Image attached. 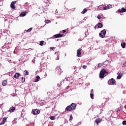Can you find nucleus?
<instances>
[{
	"instance_id": "bb28decb",
	"label": "nucleus",
	"mask_w": 126,
	"mask_h": 126,
	"mask_svg": "<svg viewBox=\"0 0 126 126\" xmlns=\"http://www.w3.org/2000/svg\"><path fill=\"white\" fill-rule=\"evenodd\" d=\"M31 30H32V28H31L27 30V32H31Z\"/></svg>"
},
{
	"instance_id": "f03ea898",
	"label": "nucleus",
	"mask_w": 126,
	"mask_h": 126,
	"mask_svg": "<svg viewBox=\"0 0 126 126\" xmlns=\"http://www.w3.org/2000/svg\"><path fill=\"white\" fill-rule=\"evenodd\" d=\"M108 74V72H107V71H106L105 69H103L100 71L99 73V78H104V76H107Z\"/></svg>"
},
{
	"instance_id": "473e14b6",
	"label": "nucleus",
	"mask_w": 126,
	"mask_h": 126,
	"mask_svg": "<svg viewBox=\"0 0 126 126\" xmlns=\"http://www.w3.org/2000/svg\"><path fill=\"white\" fill-rule=\"evenodd\" d=\"M73 119V117H72V115H70L69 121H72Z\"/></svg>"
},
{
	"instance_id": "2f4dec72",
	"label": "nucleus",
	"mask_w": 126,
	"mask_h": 126,
	"mask_svg": "<svg viewBox=\"0 0 126 126\" xmlns=\"http://www.w3.org/2000/svg\"><path fill=\"white\" fill-rule=\"evenodd\" d=\"M122 78V76L119 75L118 76H117V79H121Z\"/></svg>"
},
{
	"instance_id": "b1692460",
	"label": "nucleus",
	"mask_w": 126,
	"mask_h": 126,
	"mask_svg": "<svg viewBox=\"0 0 126 126\" xmlns=\"http://www.w3.org/2000/svg\"><path fill=\"white\" fill-rule=\"evenodd\" d=\"M112 7H113V6L111 4H109L107 5V8H108V9H110V8H112Z\"/></svg>"
},
{
	"instance_id": "6e6552de",
	"label": "nucleus",
	"mask_w": 126,
	"mask_h": 126,
	"mask_svg": "<svg viewBox=\"0 0 126 126\" xmlns=\"http://www.w3.org/2000/svg\"><path fill=\"white\" fill-rule=\"evenodd\" d=\"M81 48H79L77 51V57H80L81 55Z\"/></svg>"
},
{
	"instance_id": "f257e3e1",
	"label": "nucleus",
	"mask_w": 126,
	"mask_h": 126,
	"mask_svg": "<svg viewBox=\"0 0 126 126\" xmlns=\"http://www.w3.org/2000/svg\"><path fill=\"white\" fill-rule=\"evenodd\" d=\"M76 106L77 105L75 103H73L66 107L65 111H73V110H75Z\"/></svg>"
},
{
	"instance_id": "f8f14e48",
	"label": "nucleus",
	"mask_w": 126,
	"mask_h": 126,
	"mask_svg": "<svg viewBox=\"0 0 126 126\" xmlns=\"http://www.w3.org/2000/svg\"><path fill=\"white\" fill-rule=\"evenodd\" d=\"M40 76H39V75H37L36 76V78H35L34 82H38V81H39V80H40Z\"/></svg>"
},
{
	"instance_id": "c85d7f7f",
	"label": "nucleus",
	"mask_w": 126,
	"mask_h": 126,
	"mask_svg": "<svg viewBox=\"0 0 126 126\" xmlns=\"http://www.w3.org/2000/svg\"><path fill=\"white\" fill-rule=\"evenodd\" d=\"M50 119H51L52 121H54V120H55V117H54V116H51V117H50Z\"/></svg>"
},
{
	"instance_id": "ddd939ff",
	"label": "nucleus",
	"mask_w": 126,
	"mask_h": 126,
	"mask_svg": "<svg viewBox=\"0 0 126 126\" xmlns=\"http://www.w3.org/2000/svg\"><path fill=\"white\" fill-rule=\"evenodd\" d=\"M26 15V12H22L20 14V16L21 17H23V16H25Z\"/></svg>"
},
{
	"instance_id": "6ab92c4d",
	"label": "nucleus",
	"mask_w": 126,
	"mask_h": 126,
	"mask_svg": "<svg viewBox=\"0 0 126 126\" xmlns=\"http://www.w3.org/2000/svg\"><path fill=\"white\" fill-rule=\"evenodd\" d=\"M86 12H87V9L85 8V9H83V10L81 12V13H82L83 14H85V13H86Z\"/></svg>"
},
{
	"instance_id": "393cba45",
	"label": "nucleus",
	"mask_w": 126,
	"mask_h": 126,
	"mask_svg": "<svg viewBox=\"0 0 126 126\" xmlns=\"http://www.w3.org/2000/svg\"><path fill=\"white\" fill-rule=\"evenodd\" d=\"M103 10H106V9H109L108 8V6H105L103 7Z\"/></svg>"
},
{
	"instance_id": "9b49d317",
	"label": "nucleus",
	"mask_w": 126,
	"mask_h": 126,
	"mask_svg": "<svg viewBox=\"0 0 126 126\" xmlns=\"http://www.w3.org/2000/svg\"><path fill=\"white\" fill-rule=\"evenodd\" d=\"M20 76V73H16L13 76L14 78H18Z\"/></svg>"
},
{
	"instance_id": "7ed1b4c3",
	"label": "nucleus",
	"mask_w": 126,
	"mask_h": 126,
	"mask_svg": "<svg viewBox=\"0 0 126 126\" xmlns=\"http://www.w3.org/2000/svg\"><path fill=\"white\" fill-rule=\"evenodd\" d=\"M107 32H106V30H102L101 32L99 34V37L101 38H105V35L106 34Z\"/></svg>"
},
{
	"instance_id": "58836bf2",
	"label": "nucleus",
	"mask_w": 126,
	"mask_h": 126,
	"mask_svg": "<svg viewBox=\"0 0 126 126\" xmlns=\"http://www.w3.org/2000/svg\"><path fill=\"white\" fill-rule=\"evenodd\" d=\"M61 37H64V34H61Z\"/></svg>"
},
{
	"instance_id": "20e7f679",
	"label": "nucleus",
	"mask_w": 126,
	"mask_h": 126,
	"mask_svg": "<svg viewBox=\"0 0 126 126\" xmlns=\"http://www.w3.org/2000/svg\"><path fill=\"white\" fill-rule=\"evenodd\" d=\"M108 84L110 85H116V80L113 78L108 81Z\"/></svg>"
},
{
	"instance_id": "dca6fc26",
	"label": "nucleus",
	"mask_w": 126,
	"mask_h": 126,
	"mask_svg": "<svg viewBox=\"0 0 126 126\" xmlns=\"http://www.w3.org/2000/svg\"><path fill=\"white\" fill-rule=\"evenodd\" d=\"M55 38H61V33H58L57 34H55L54 35Z\"/></svg>"
},
{
	"instance_id": "cd10ccee",
	"label": "nucleus",
	"mask_w": 126,
	"mask_h": 126,
	"mask_svg": "<svg viewBox=\"0 0 126 126\" xmlns=\"http://www.w3.org/2000/svg\"><path fill=\"white\" fill-rule=\"evenodd\" d=\"M83 68H84V69H86L87 68V65H83Z\"/></svg>"
},
{
	"instance_id": "4468645a",
	"label": "nucleus",
	"mask_w": 126,
	"mask_h": 126,
	"mask_svg": "<svg viewBox=\"0 0 126 126\" xmlns=\"http://www.w3.org/2000/svg\"><path fill=\"white\" fill-rule=\"evenodd\" d=\"M7 84V81L4 80L2 83V85H3V86H5V85H6Z\"/></svg>"
},
{
	"instance_id": "a878e982",
	"label": "nucleus",
	"mask_w": 126,
	"mask_h": 126,
	"mask_svg": "<svg viewBox=\"0 0 126 126\" xmlns=\"http://www.w3.org/2000/svg\"><path fill=\"white\" fill-rule=\"evenodd\" d=\"M119 75H120L121 77L124 76V74L122 72H119L118 73Z\"/></svg>"
},
{
	"instance_id": "4c0bfd02",
	"label": "nucleus",
	"mask_w": 126,
	"mask_h": 126,
	"mask_svg": "<svg viewBox=\"0 0 126 126\" xmlns=\"http://www.w3.org/2000/svg\"><path fill=\"white\" fill-rule=\"evenodd\" d=\"M97 18L98 19H101V16L98 15V16H97Z\"/></svg>"
},
{
	"instance_id": "7c9ffc66",
	"label": "nucleus",
	"mask_w": 126,
	"mask_h": 126,
	"mask_svg": "<svg viewBox=\"0 0 126 126\" xmlns=\"http://www.w3.org/2000/svg\"><path fill=\"white\" fill-rule=\"evenodd\" d=\"M56 69H58L59 71H62V69H61V67H57Z\"/></svg>"
},
{
	"instance_id": "ea45409f",
	"label": "nucleus",
	"mask_w": 126,
	"mask_h": 126,
	"mask_svg": "<svg viewBox=\"0 0 126 126\" xmlns=\"http://www.w3.org/2000/svg\"><path fill=\"white\" fill-rule=\"evenodd\" d=\"M123 65H124V66H126V62L124 63Z\"/></svg>"
},
{
	"instance_id": "1a4fd4ad",
	"label": "nucleus",
	"mask_w": 126,
	"mask_h": 126,
	"mask_svg": "<svg viewBox=\"0 0 126 126\" xmlns=\"http://www.w3.org/2000/svg\"><path fill=\"white\" fill-rule=\"evenodd\" d=\"M15 111V107H11L9 108L8 112V113H13Z\"/></svg>"
},
{
	"instance_id": "79ce46f5",
	"label": "nucleus",
	"mask_w": 126,
	"mask_h": 126,
	"mask_svg": "<svg viewBox=\"0 0 126 126\" xmlns=\"http://www.w3.org/2000/svg\"><path fill=\"white\" fill-rule=\"evenodd\" d=\"M60 57H59V56H57V58H56V60H59Z\"/></svg>"
},
{
	"instance_id": "c756f323",
	"label": "nucleus",
	"mask_w": 126,
	"mask_h": 126,
	"mask_svg": "<svg viewBox=\"0 0 126 126\" xmlns=\"http://www.w3.org/2000/svg\"><path fill=\"white\" fill-rule=\"evenodd\" d=\"M45 22L46 23H51V21H50V20H45Z\"/></svg>"
},
{
	"instance_id": "a19ab883",
	"label": "nucleus",
	"mask_w": 126,
	"mask_h": 126,
	"mask_svg": "<svg viewBox=\"0 0 126 126\" xmlns=\"http://www.w3.org/2000/svg\"><path fill=\"white\" fill-rule=\"evenodd\" d=\"M65 32H66V30H63V33H65Z\"/></svg>"
},
{
	"instance_id": "f704fd0d",
	"label": "nucleus",
	"mask_w": 126,
	"mask_h": 126,
	"mask_svg": "<svg viewBox=\"0 0 126 126\" xmlns=\"http://www.w3.org/2000/svg\"><path fill=\"white\" fill-rule=\"evenodd\" d=\"M123 126H126V121H124L122 123Z\"/></svg>"
},
{
	"instance_id": "a18cd8bd",
	"label": "nucleus",
	"mask_w": 126,
	"mask_h": 126,
	"mask_svg": "<svg viewBox=\"0 0 126 126\" xmlns=\"http://www.w3.org/2000/svg\"><path fill=\"white\" fill-rule=\"evenodd\" d=\"M75 71H76V72H78V71H77V70H75Z\"/></svg>"
},
{
	"instance_id": "4be33fe9",
	"label": "nucleus",
	"mask_w": 126,
	"mask_h": 126,
	"mask_svg": "<svg viewBox=\"0 0 126 126\" xmlns=\"http://www.w3.org/2000/svg\"><path fill=\"white\" fill-rule=\"evenodd\" d=\"M39 45L40 46H44V41H40Z\"/></svg>"
},
{
	"instance_id": "0eeeda50",
	"label": "nucleus",
	"mask_w": 126,
	"mask_h": 126,
	"mask_svg": "<svg viewBox=\"0 0 126 126\" xmlns=\"http://www.w3.org/2000/svg\"><path fill=\"white\" fill-rule=\"evenodd\" d=\"M33 115H38L40 114V111L38 109H34L32 111Z\"/></svg>"
},
{
	"instance_id": "aec40b11",
	"label": "nucleus",
	"mask_w": 126,
	"mask_h": 126,
	"mask_svg": "<svg viewBox=\"0 0 126 126\" xmlns=\"http://www.w3.org/2000/svg\"><path fill=\"white\" fill-rule=\"evenodd\" d=\"M24 74L25 75H29V72L28 71H27V70H25L24 71Z\"/></svg>"
},
{
	"instance_id": "412c9836",
	"label": "nucleus",
	"mask_w": 126,
	"mask_h": 126,
	"mask_svg": "<svg viewBox=\"0 0 126 126\" xmlns=\"http://www.w3.org/2000/svg\"><path fill=\"white\" fill-rule=\"evenodd\" d=\"M104 65V63H99L98 64L97 67H101V66H103Z\"/></svg>"
},
{
	"instance_id": "37998d69",
	"label": "nucleus",
	"mask_w": 126,
	"mask_h": 126,
	"mask_svg": "<svg viewBox=\"0 0 126 126\" xmlns=\"http://www.w3.org/2000/svg\"><path fill=\"white\" fill-rule=\"evenodd\" d=\"M96 28H97V25H95V27H94V29H95V30H96V29H97Z\"/></svg>"
},
{
	"instance_id": "5701e85b",
	"label": "nucleus",
	"mask_w": 126,
	"mask_h": 126,
	"mask_svg": "<svg viewBox=\"0 0 126 126\" xmlns=\"http://www.w3.org/2000/svg\"><path fill=\"white\" fill-rule=\"evenodd\" d=\"M91 99H94V94L91 93L90 94Z\"/></svg>"
},
{
	"instance_id": "423d86ee",
	"label": "nucleus",
	"mask_w": 126,
	"mask_h": 126,
	"mask_svg": "<svg viewBox=\"0 0 126 126\" xmlns=\"http://www.w3.org/2000/svg\"><path fill=\"white\" fill-rule=\"evenodd\" d=\"M16 1H13L10 5L11 8H13V9H15V3H16Z\"/></svg>"
},
{
	"instance_id": "9d476101",
	"label": "nucleus",
	"mask_w": 126,
	"mask_h": 126,
	"mask_svg": "<svg viewBox=\"0 0 126 126\" xmlns=\"http://www.w3.org/2000/svg\"><path fill=\"white\" fill-rule=\"evenodd\" d=\"M126 9L124 7H123L122 8V9H118V12H120V13H122V12H126Z\"/></svg>"
},
{
	"instance_id": "c9c22d12",
	"label": "nucleus",
	"mask_w": 126,
	"mask_h": 126,
	"mask_svg": "<svg viewBox=\"0 0 126 126\" xmlns=\"http://www.w3.org/2000/svg\"><path fill=\"white\" fill-rule=\"evenodd\" d=\"M4 124H5V122L2 121V122L0 123V126H1L2 125H4Z\"/></svg>"
},
{
	"instance_id": "2eb2a0df",
	"label": "nucleus",
	"mask_w": 126,
	"mask_h": 126,
	"mask_svg": "<svg viewBox=\"0 0 126 126\" xmlns=\"http://www.w3.org/2000/svg\"><path fill=\"white\" fill-rule=\"evenodd\" d=\"M97 27H98V28H103V24H102V23H98L97 24Z\"/></svg>"
},
{
	"instance_id": "49530a36",
	"label": "nucleus",
	"mask_w": 126,
	"mask_h": 126,
	"mask_svg": "<svg viewBox=\"0 0 126 126\" xmlns=\"http://www.w3.org/2000/svg\"><path fill=\"white\" fill-rule=\"evenodd\" d=\"M125 109H126V105L125 106Z\"/></svg>"
},
{
	"instance_id": "c03bdc74",
	"label": "nucleus",
	"mask_w": 126,
	"mask_h": 126,
	"mask_svg": "<svg viewBox=\"0 0 126 126\" xmlns=\"http://www.w3.org/2000/svg\"><path fill=\"white\" fill-rule=\"evenodd\" d=\"M77 69H79V70H80V69H81V68H78Z\"/></svg>"
},
{
	"instance_id": "e433bc0d",
	"label": "nucleus",
	"mask_w": 126,
	"mask_h": 126,
	"mask_svg": "<svg viewBox=\"0 0 126 126\" xmlns=\"http://www.w3.org/2000/svg\"><path fill=\"white\" fill-rule=\"evenodd\" d=\"M55 49H56V47H50V50H55Z\"/></svg>"
},
{
	"instance_id": "f3484780",
	"label": "nucleus",
	"mask_w": 126,
	"mask_h": 126,
	"mask_svg": "<svg viewBox=\"0 0 126 126\" xmlns=\"http://www.w3.org/2000/svg\"><path fill=\"white\" fill-rule=\"evenodd\" d=\"M21 82L22 83H24V82H25V77H22L21 79Z\"/></svg>"
},
{
	"instance_id": "72a5a7b5",
	"label": "nucleus",
	"mask_w": 126,
	"mask_h": 126,
	"mask_svg": "<svg viewBox=\"0 0 126 126\" xmlns=\"http://www.w3.org/2000/svg\"><path fill=\"white\" fill-rule=\"evenodd\" d=\"M6 120H7L6 118L4 117L3 118L2 121L3 122H4L5 123V122H6Z\"/></svg>"
},
{
	"instance_id": "a211bd4d",
	"label": "nucleus",
	"mask_w": 126,
	"mask_h": 126,
	"mask_svg": "<svg viewBox=\"0 0 126 126\" xmlns=\"http://www.w3.org/2000/svg\"><path fill=\"white\" fill-rule=\"evenodd\" d=\"M126 42H123V43H122V44H121L122 47L123 49H125V48H126Z\"/></svg>"
},
{
	"instance_id": "39448f33",
	"label": "nucleus",
	"mask_w": 126,
	"mask_h": 126,
	"mask_svg": "<svg viewBox=\"0 0 126 126\" xmlns=\"http://www.w3.org/2000/svg\"><path fill=\"white\" fill-rule=\"evenodd\" d=\"M102 120L103 119L102 118H98L95 120V122L98 126L99 124L102 122Z\"/></svg>"
}]
</instances>
